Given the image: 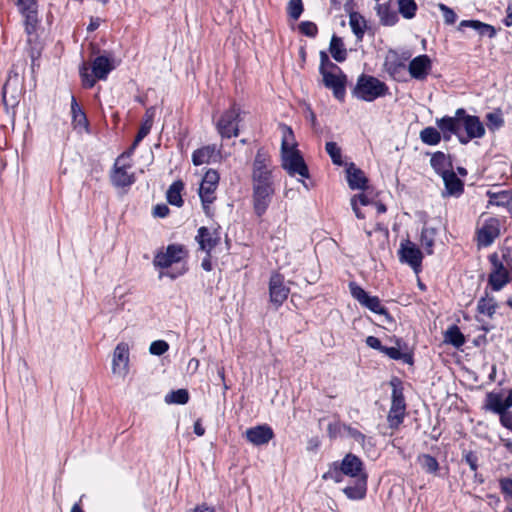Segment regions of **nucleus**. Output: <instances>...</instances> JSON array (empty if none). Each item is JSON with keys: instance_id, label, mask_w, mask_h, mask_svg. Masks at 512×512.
Returning a JSON list of instances; mask_svg holds the SVG:
<instances>
[{"instance_id": "obj_21", "label": "nucleus", "mask_w": 512, "mask_h": 512, "mask_svg": "<svg viewBox=\"0 0 512 512\" xmlns=\"http://www.w3.org/2000/svg\"><path fill=\"white\" fill-rule=\"evenodd\" d=\"M339 464L341 465L340 470L344 472L346 476L358 478L361 474H367L364 472L363 461L355 454H346Z\"/></svg>"}, {"instance_id": "obj_54", "label": "nucleus", "mask_w": 512, "mask_h": 512, "mask_svg": "<svg viewBox=\"0 0 512 512\" xmlns=\"http://www.w3.org/2000/svg\"><path fill=\"white\" fill-rule=\"evenodd\" d=\"M344 425L345 424H342L340 421L330 422L327 426L328 436L331 439H336L341 434V431L344 430Z\"/></svg>"}, {"instance_id": "obj_52", "label": "nucleus", "mask_w": 512, "mask_h": 512, "mask_svg": "<svg viewBox=\"0 0 512 512\" xmlns=\"http://www.w3.org/2000/svg\"><path fill=\"white\" fill-rule=\"evenodd\" d=\"M344 431L347 432V434L353 438L356 442L361 444L362 446L365 445V441L367 439L366 435H364L361 431H359L356 428L351 427L350 425H344L343 426Z\"/></svg>"}, {"instance_id": "obj_5", "label": "nucleus", "mask_w": 512, "mask_h": 512, "mask_svg": "<svg viewBox=\"0 0 512 512\" xmlns=\"http://www.w3.org/2000/svg\"><path fill=\"white\" fill-rule=\"evenodd\" d=\"M389 94V87L383 81L378 78L361 74L355 87L352 90V95L357 99L372 102L380 97H384Z\"/></svg>"}, {"instance_id": "obj_58", "label": "nucleus", "mask_w": 512, "mask_h": 512, "mask_svg": "<svg viewBox=\"0 0 512 512\" xmlns=\"http://www.w3.org/2000/svg\"><path fill=\"white\" fill-rule=\"evenodd\" d=\"M150 132V129H149V124L148 123H142V125L140 126L138 132H137V135L135 136V139H134V146H138L139 143L149 134Z\"/></svg>"}, {"instance_id": "obj_63", "label": "nucleus", "mask_w": 512, "mask_h": 512, "mask_svg": "<svg viewBox=\"0 0 512 512\" xmlns=\"http://www.w3.org/2000/svg\"><path fill=\"white\" fill-rule=\"evenodd\" d=\"M500 487L502 492L512 498V479L511 478H504L500 481Z\"/></svg>"}, {"instance_id": "obj_19", "label": "nucleus", "mask_w": 512, "mask_h": 512, "mask_svg": "<svg viewBox=\"0 0 512 512\" xmlns=\"http://www.w3.org/2000/svg\"><path fill=\"white\" fill-rule=\"evenodd\" d=\"M483 409L499 415L500 422L502 421L504 415H507L509 412L502 393L495 391L486 393Z\"/></svg>"}, {"instance_id": "obj_37", "label": "nucleus", "mask_w": 512, "mask_h": 512, "mask_svg": "<svg viewBox=\"0 0 512 512\" xmlns=\"http://www.w3.org/2000/svg\"><path fill=\"white\" fill-rule=\"evenodd\" d=\"M419 137L424 144L429 146H435L441 141V133L439 132V129L432 126L422 129Z\"/></svg>"}, {"instance_id": "obj_26", "label": "nucleus", "mask_w": 512, "mask_h": 512, "mask_svg": "<svg viewBox=\"0 0 512 512\" xmlns=\"http://www.w3.org/2000/svg\"><path fill=\"white\" fill-rule=\"evenodd\" d=\"M430 165L434 172L439 176H442L453 169L451 156L442 151H437L431 155Z\"/></svg>"}, {"instance_id": "obj_1", "label": "nucleus", "mask_w": 512, "mask_h": 512, "mask_svg": "<svg viewBox=\"0 0 512 512\" xmlns=\"http://www.w3.org/2000/svg\"><path fill=\"white\" fill-rule=\"evenodd\" d=\"M283 137L281 142V166L290 176L300 175L309 178V169L303 156L296 148L294 133L291 127L283 125Z\"/></svg>"}, {"instance_id": "obj_60", "label": "nucleus", "mask_w": 512, "mask_h": 512, "mask_svg": "<svg viewBox=\"0 0 512 512\" xmlns=\"http://www.w3.org/2000/svg\"><path fill=\"white\" fill-rule=\"evenodd\" d=\"M366 345L372 349L378 350L382 353L384 345H382L381 341L375 336H368L365 340Z\"/></svg>"}, {"instance_id": "obj_4", "label": "nucleus", "mask_w": 512, "mask_h": 512, "mask_svg": "<svg viewBox=\"0 0 512 512\" xmlns=\"http://www.w3.org/2000/svg\"><path fill=\"white\" fill-rule=\"evenodd\" d=\"M115 69L114 59L105 55L97 56L91 65V73L86 63L79 67V75L83 87L91 89L97 80H106L112 70Z\"/></svg>"}, {"instance_id": "obj_42", "label": "nucleus", "mask_w": 512, "mask_h": 512, "mask_svg": "<svg viewBox=\"0 0 512 512\" xmlns=\"http://www.w3.org/2000/svg\"><path fill=\"white\" fill-rule=\"evenodd\" d=\"M418 462L421 468L430 474H434L439 470V463L435 457L430 454H421L418 456Z\"/></svg>"}, {"instance_id": "obj_24", "label": "nucleus", "mask_w": 512, "mask_h": 512, "mask_svg": "<svg viewBox=\"0 0 512 512\" xmlns=\"http://www.w3.org/2000/svg\"><path fill=\"white\" fill-rule=\"evenodd\" d=\"M346 174L350 189L365 190L367 188L368 178L360 168L356 167L354 163H350L347 166Z\"/></svg>"}, {"instance_id": "obj_61", "label": "nucleus", "mask_w": 512, "mask_h": 512, "mask_svg": "<svg viewBox=\"0 0 512 512\" xmlns=\"http://www.w3.org/2000/svg\"><path fill=\"white\" fill-rule=\"evenodd\" d=\"M170 210L169 207L166 204H157L153 208V216L164 218L169 214Z\"/></svg>"}, {"instance_id": "obj_41", "label": "nucleus", "mask_w": 512, "mask_h": 512, "mask_svg": "<svg viewBox=\"0 0 512 512\" xmlns=\"http://www.w3.org/2000/svg\"><path fill=\"white\" fill-rule=\"evenodd\" d=\"M436 125L439 130H446L447 132H453L454 135H458L461 131V124H459L451 116H444L440 119H436Z\"/></svg>"}, {"instance_id": "obj_40", "label": "nucleus", "mask_w": 512, "mask_h": 512, "mask_svg": "<svg viewBox=\"0 0 512 512\" xmlns=\"http://www.w3.org/2000/svg\"><path fill=\"white\" fill-rule=\"evenodd\" d=\"M71 116L72 121L75 125L79 127H86L88 125V120L85 112L77 103V100L74 96L71 97Z\"/></svg>"}, {"instance_id": "obj_43", "label": "nucleus", "mask_w": 512, "mask_h": 512, "mask_svg": "<svg viewBox=\"0 0 512 512\" xmlns=\"http://www.w3.org/2000/svg\"><path fill=\"white\" fill-rule=\"evenodd\" d=\"M189 401V393L186 389L173 390L166 394L165 402L168 404L184 405Z\"/></svg>"}, {"instance_id": "obj_56", "label": "nucleus", "mask_w": 512, "mask_h": 512, "mask_svg": "<svg viewBox=\"0 0 512 512\" xmlns=\"http://www.w3.org/2000/svg\"><path fill=\"white\" fill-rule=\"evenodd\" d=\"M464 461L469 465L470 469L474 472L478 469V456L473 451H468L463 454Z\"/></svg>"}, {"instance_id": "obj_9", "label": "nucleus", "mask_w": 512, "mask_h": 512, "mask_svg": "<svg viewBox=\"0 0 512 512\" xmlns=\"http://www.w3.org/2000/svg\"><path fill=\"white\" fill-rule=\"evenodd\" d=\"M489 262L491 264V271L488 276V284L492 290L500 291L511 281V268L503 265L498 259V253L494 252L489 255Z\"/></svg>"}, {"instance_id": "obj_23", "label": "nucleus", "mask_w": 512, "mask_h": 512, "mask_svg": "<svg viewBox=\"0 0 512 512\" xmlns=\"http://www.w3.org/2000/svg\"><path fill=\"white\" fill-rule=\"evenodd\" d=\"M444 182L445 190L443 196H454L459 197L464 192V182L457 176L453 171H448L441 176Z\"/></svg>"}, {"instance_id": "obj_7", "label": "nucleus", "mask_w": 512, "mask_h": 512, "mask_svg": "<svg viewBox=\"0 0 512 512\" xmlns=\"http://www.w3.org/2000/svg\"><path fill=\"white\" fill-rule=\"evenodd\" d=\"M390 385L392 386L391 407L387 420L390 428H398L405 417L406 403L400 380L393 378Z\"/></svg>"}, {"instance_id": "obj_51", "label": "nucleus", "mask_w": 512, "mask_h": 512, "mask_svg": "<svg viewBox=\"0 0 512 512\" xmlns=\"http://www.w3.org/2000/svg\"><path fill=\"white\" fill-rule=\"evenodd\" d=\"M16 6L21 15L37 11V3L35 0H17Z\"/></svg>"}, {"instance_id": "obj_53", "label": "nucleus", "mask_w": 512, "mask_h": 512, "mask_svg": "<svg viewBox=\"0 0 512 512\" xmlns=\"http://www.w3.org/2000/svg\"><path fill=\"white\" fill-rule=\"evenodd\" d=\"M439 9L442 11L443 13V17H444V22L447 24V25H452L456 22L457 20V15L456 13L453 11V9H451L450 7H448L447 5L443 4V3H440L438 5Z\"/></svg>"}, {"instance_id": "obj_16", "label": "nucleus", "mask_w": 512, "mask_h": 512, "mask_svg": "<svg viewBox=\"0 0 512 512\" xmlns=\"http://www.w3.org/2000/svg\"><path fill=\"white\" fill-rule=\"evenodd\" d=\"M431 69L432 62L426 54L413 58L408 65V72L410 76L419 81L425 80Z\"/></svg>"}, {"instance_id": "obj_32", "label": "nucleus", "mask_w": 512, "mask_h": 512, "mask_svg": "<svg viewBox=\"0 0 512 512\" xmlns=\"http://www.w3.org/2000/svg\"><path fill=\"white\" fill-rule=\"evenodd\" d=\"M487 196L489 197L488 206H500L507 207L508 209L511 206L512 202V192L503 190L500 192H492L487 191Z\"/></svg>"}, {"instance_id": "obj_49", "label": "nucleus", "mask_w": 512, "mask_h": 512, "mask_svg": "<svg viewBox=\"0 0 512 512\" xmlns=\"http://www.w3.org/2000/svg\"><path fill=\"white\" fill-rule=\"evenodd\" d=\"M298 28L303 35L310 38H315L318 34V27L312 21H302Z\"/></svg>"}, {"instance_id": "obj_44", "label": "nucleus", "mask_w": 512, "mask_h": 512, "mask_svg": "<svg viewBox=\"0 0 512 512\" xmlns=\"http://www.w3.org/2000/svg\"><path fill=\"white\" fill-rule=\"evenodd\" d=\"M341 465L338 461L332 462L328 470L322 475L323 480H333L335 483L343 481L344 472L340 470Z\"/></svg>"}, {"instance_id": "obj_59", "label": "nucleus", "mask_w": 512, "mask_h": 512, "mask_svg": "<svg viewBox=\"0 0 512 512\" xmlns=\"http://www.w3.org/2000/svg\"><path fill=\"white\" fill-rule=\"evenodd\" d=\"M498 259L502 262L503 265L512 269V250L506 248L501 251V254H498Z\"/></svg>"}, {"instance_id": "obj_20", "label": "nucleus", "mask_w": 512, "mask_h": 512, "mask_svg": "<svg viewBox=\"0 0 512 512\" xmlns=\"http://www.w3.org/2000/svg\"><path fill=\"white\" fill-rule=\"evenodd\" d=\"M384 69L394 80L406 81V65L396 53L386 57Z\"/></svg>"}, {"instance_id": "obj_25", "label": "nucleus", "mask_w": 512, "mask_h": 512, "mask_svg": "<svg viewBox=\"0 0 512 512\" xmlns=\"http://www.w3.org/2000/svg\"><path fill=\"white\" fill-rule=\"evenodd\" d=\"M367 479V474H361L360 477L355 478L353 485H349L343 489V493L351 500H361L365 498L367 493Z\"/></svg>"}, {"instance_id": "obj_64", "label": "nucleus", "mask_w": 512, "mask_h": 512, "mask_svg": "<svg viewBox=\"0 0 512 512\" xmlns=\"http://www.w3.org/2000/svg\"><path fill=\"white\" fill-rule=\"evenodd\" d=\"M479 20H462L458 25V30L463 31L464 28H472L475 31L479 28Z\"/></svg>"}, {"instance_id": "obj_8", "label": "nucleus", "mask_w": 512, "mask_h": 512, "mask_svg": "<svg viewBox=\"0 0 512 512\" xmlns=\"http://www.w3.org/2000/svg\"><path fill=\"white\" fill-rule=\"evenodd\" d=\"M240 108L233 104L224 111L216 123V129L222 138L230 139L239 135Z\"/></svg>"}, {"instance_id": "obj_33", "label": "nucleus", "mask_w": 512, "mask_h": 512, "mask_svg": "<svg viewBox=\"0 0 512 512\" xmlns=\"http://www.w3.org/2000/svg\"><path fill=\"white\" fill-rule=\"evenodd\" d=\"M329 51L333 59L337 62H344L347 58V50L344 46L343 40L335 34L331 37Z\"/></svg>"}, {"instance_id": "obj_11", "label": "nucleus", "mask_w": 512, "mask_h": 512, "mask_svg": "<svg viewBox=\"0 0 512 512\" xmlns=\"http://www.w3.org/2000/svg\"><path fill=\"white\" fill-rule=\"evenodd\" d=\"M290 289L284 284V277L280 273H272L269 280L270 302L276 308L280 307L289 295Z\"/></svg>"}, {"instance_id": "obj_46", "label": "nucleus", "mask_w": 512, "mask_h": 512, "mask_svg": "<svg viewBox=\"0 0 512 512\" xmlns=\"http://www.w3.org/2000/svg\"><path fill=\"white\" fill-rule=\"evenodd\" d=\"M325 150L330 156L333 164L341 166L343 164L341 148L336 142H327L325 144Z\"/></svg>"}, {"instance_id": "obj_28", "label": "nucleus", "mask_w": 512, "mask_h": 512, "mask_svg": "<svg viewBox=\"0 0 512 512\" xmlns=\"http://www.w3.org/2000/svg\"><path fill=\"white\" fill-rule=\"evenodd\" d=\"M390 0L387 3L377 4L376 13L383 26H394L399 21L398 13L390 7Z\"/></svg>"}, {"instance_id": "obj_50", "label": "nucleus", "mask_w": 512, "mask_h": 512, "mask_svg": "<svg viewBox=\"0 0 512 512\" xmlns=\"http://www.w3.org/2000/svg\"><path fill=\"white\" fill-rule=\"evenodd\" d=\"M169 349V344L164 340H156L150 344L149 352L152 355L161 356Z\"/></svg>"}, {"instance_id": "obj_15", "label": "nucleus", "mask_w": 512, "mask_h": 512, "mask_svg": "<svg viewBox=\"0 0 512 512\" xmlns=\"http://www.w3.org/2000/svg\"><path fill=\"white\" fill-rule=\"evenodd\" d=\"M130 164H121L119 160L114 163L113 171L110 175L111 182L115 187L124 188L133 185L136 181L133 173H128L127 169Z\"/></svg>"}, {"instance_id": "obj_48", "label": "nucleus", "mask_w": 512, "mask_h": 512, "mask_svg": "<svg viewBox=\"0 0 512 512\" xmlns=\"http://www.w3.org/2000/svg\"><path fill=\"white\" fill-rule=\"evenodd\" d=\"M303 10L302 0H290L288 2L287 13L293 20L299 19Z\"/></svg>"}, {"instance_id": "obj_14", "label": "nucleus", "mask_w": 512, "mask_h": 512, "mask_svg": "<svg viewBox=\"0 0 512 512\" xmlns=\"http://www.w3.org/2000/svg\"><path fill=\"white\" fill-rule=\"evenodd\" d=\"M129 347L126 343H119L114 349L112 371L114 374L125 377L129 368Z\"/></svg>"}, {"instance_id": "obj_18", "label": "nucleus", "mask_w": 512, "mask_h": 512, "mask_svg": "<svg viewBox=\"0 0 512 512\" xmlns=\"http://www.w3.org/2000/svg\"><path fill=\"white\" fill-rule=\"evenodd\" d=\"M247 440L255 446L268 444L274 437L273 429L267 425H257L248 428L245 432Z\"/></svg>"}, {"instance_id": "obj_2", "label": "nucleus", "mask_w": 512, "mask_h": 512, "mask_svg": "<svg viewBox=\"0 0 512 512\" xmlns=\"http://www.w3.org/2000/svg\"><path fill=\"white\" fill-rule=\"evenodd\" d=\"M188 257V251L182 244H169L165 251H158L153 259V265L155 268L167 269L173 264H180L181 268H176L171 271L161 272L159 277L167 276L174 280L184 275L188 268L186 266V259Z\"/></svg>"}, {"instance_id": "obj_36", "label": "nucleus", "mask_w": 512, "mask_h": 512, "mask_svg": "<svg viewBox=\"0 0 512 512\" xmlns=\"http://www.w3.org/2000/svg\"><path fill=\"white\" fill-rule=\"evenodd\" d=\"M437 230L433 227H423L421 231L420 236V242L422 247L424 248L425 252L428 255L433 254V247L435 243V236H436Z\"/></svg>"}, {"instance_id": "obj_30", "label": "nucleus", "mask_w": 512, "mask_h": 512, "mask_svg": "<svg viewBox=\"0 0 512 512\" xmlns=\"http://www.w3.org/2000/svg\"><path fill=\"white\" fill-rule=\"evenodd\" d=\"M184 189V183L181 180L174 181L166 192L167 202L173 206L181 207L184 203L182 199V191Z\"/></svg>"}, {"instance_id": "obj_47", "label": "nucleus", "mask_w": 512, "mask_h": 512, "mask_svg": "<svg viewBox=\"0 0 512 512\" xmlns=\"http://www.w3.org/2000/svg\"><path fill=\"white\" fill-rule=\"evenodd\" d=\"M487 127L491 131L498 130L504 125V119L500 111L490 112L486 115Z\"/></svg>"}, {"instance_id": "obj_57", "label": "nucleus", "mask_w": 512, "mask_h": 512, "mask_svg": "<svg viewBox=\"0 0 512 512\" xmlns=\"http://www.w3.org/2000/svg\"><path fill=\"white\" fill-rule=\"evenodd\" d=\"M219 174L216 170L209 169L204 177L201 183L217 186L219 183Z\"/></svg>"}, {"instance_id": "obj_35", "label": "nucleus", "mask_w": 512, "mask_h": 512, "mask_svg": "<svg viewBox=\"0 0 512 512\" xmlns=\"http://www.w3.org/2000/svg\"><path fill=\"white\" fill-rule=\"evenodd\" d=\"M444 341L455 348H460L465 344V337L457 325H451L444 333Z\"/></svg>"}, {"instance_id": "obj_6", "label": "nucleus", "mask_w": 512, "mask_h": 512, "mask_svg": "<svg viewBox=\"0 0 512 512\" xmlns=\"http://www.w3.org/2000/svg\"><path fill=\"white\" fill-rule=\"evenodd\" d=\"M349 291L351 296L359 302V304L375 314H379L384 317L387 323H393L394 318L388 312L377 296L369 295L360 285L356 282L349 283Z\"/></svg>"}, {"instance_id": "obj_27", "label": "nucleus", "mask_w": 512, "mask_h": 512, "mask_svg": "<svg viewBox=\"0 0 512 512\" xmlns=\"http://www.w3.org/2000/svg\"><path fill=\"white\" fill-rule=\"evenodd\" d=\"M461 128H464L469 138H482L485 135V127L480 118L475 115L467 116Z\"/></svg>"}, {"instance_id": "obj_10", "label": "nucleus", "mask_w": 512, "mask_h": 512, "mask_svg": "<svg viewBox=\"0 0 512 512\" xmlns=\"http://www.w3.org/2000/svg\"><path fill=\"white\" fill-rule=\"evenodd\" d=\"M398 255L401 263L408 264L415 272L419 271L423 260V253L415 243L409 239L402 241Z\"/></svg>"}, {"instance_id": "obj_29", "label": "nucleus", "mask_w": 512, "mask_h": 512, "mask_svg": "<svg viewBox=\"0 0 512 512\" xmlns=\"http://www.w3.org/2000/svg\"><path fill=\"white\" fill-rule=\"evenodd\" d=\"M217 148L215 145H206L199 149H196L192 153V163L195 166H200L202 164H208L216 158L217 156Z\"/></svg>"}, {"instance_id": "obj_13", "label": "nucleus", "mask_w": 512, "mask_h": 512, "mask_svg": "<svg viewBox=\"0 0 512 512\" xmlns=\"http://www.w3.org/2000/svg\"><path fill=\"white\" fill-rule=\"evenodd\" d=\"M275 188H252V202L254 213L262 217L272 202Z\"/></svg>"}, {"instance_id": "obj_22", "label": "nucleus", "mask_w": 512, "mask_h": 512, "mask_svg": "<svg viewBox=\"0 0 512 512\" xmlns=\"http://www.w3.org/2000/svg\"><path fill=\"white\" fill-rule=\"evenodd\" d=\"M345 11L349 14V25L353 34L355 35L358 42H361L364 38L365 32L368 29L366 19L356 11H353L349 3H346Z\"/></svg>"}, {"instance_id": "obj_55", "label": "nucleus", "mask_w": 512, "mask_h": 512, "mask_svg": "<svg viewBox=\"0 0 512 512\" xmlns=\"http://www.w3.org/2000/svg\"><path fill=\"white\" fill-rule=\"evenodd\" d=\"M476 31L480 36H487L488 38H494L496 36L495 27L481 21Z\"/></svg>"}, {"instance_id": "obj_62", "label": "nucleus", "mask_w": 512, "mask_h": 512, "mask_svg": "<svg viewBox=\"0 0 512 512\" xmlns=\"http://www.w3.org/2000/svg\"><path fill=\"white\" fill-rule=\"evenodd\" d=\"M267 171H272L269 167V162H262L260 160H254L252 173H260V172H267Z\"/></svg>"}, {"instance_id": "obj_17", "label": "nucleus", "mask_w": 512, "mask_h": 512, "mask_svg": "<svg viewBox=\"0 0 512 512\" xmlns=\"http://www.w3.org/2000/svg\"><path fill=\"white\" fill-rule=\"evenodd\" d=\"M196 242L199 244V249L204 252H212V250L220 243L221 236L217 229L210 230L202 226L197 230L195 237Z\"/></svg>"}, {"instance_id": "obj_38", "label": "nucleus", "mask_w": 512, "mask_h": 512, "mask_svg": "<svg viewBox=\"0 0 512 512\" xmlns=\"http://www.w3.org/2000/svg\"><path fill=\"white\" fill-rule=\"evenodd\" d=\"M252 188H274L272 171L252 173Z\"/></svg>"}, {"instance_id": "obj_31", "label": "nucleus", "mask_w": 512, "mask_h": 512, "mask_svg": "<svg viewBox=\"0 0 512 512\" xmlns=\"http://www.w3.org/2000/svg\"><path fill=\"white\" fill-rule=\"evenodd\" d=\"M217 186L201 183L199 188V196L206 215H210V205L214 202V196Z\"/></svg>"}, {"instance_id": "obj_39", "label": "nucleus", "mask_w": 512, "mask_h": 512, "mask_svg": "<svg viewBox=\"0 0 512 512\" xmlns=\"http://www.w3.org/2000/svg\"><path fill=\"white\" fill-rule=\"evenodd\" d=\"M24 17V26H25V32L28 35V43H31L33 40V37L36 35V30L38 26V13L37 11L33 13H26L22 14Z\"/></svg>"}, {"instance_id": "obj_34", "label": "nucleus", "mask_w": 512, "mask_h": 512, "mask_svg": "<svg viewBox=\"0 0 512 512\" xmlns=\"http://www.w3.org/2000/svg\"><path fill=\"white\" fill-rule=\"evenodd\" d=\"M498 305L497 301L493 296H489L488 293H485V296L481 297L477 304V311L480 314L487 315L492 318L496 312Z\"/></svg>"}, {"instance_id": "obj_45", "label": "nucleus", "mask_w": 512, "mask_h": 512, "mask_svg": "<svg viewBox=\"0 0 512 512\" xmlns=\"http://www.w3.org/2000/svg\"><path fill=\"white\" fill-rule=\"evenodd\" d=\"M382 353L387 355L390 359L393 360H403V362L407 364H412L413 359L410 354L402 353L398 348L396 347H387L384 346Z\"/></svg>"}, {"instance_id": "obj_3", "label": "nucleus", "mask_w": 512, "mask_h": 512, "mask_svg": "<svg viewBox=\"0 0 512 512\" xmlns=\"http://www.w3.org/2000/svg\"><path fill=\"white\" fill-rule=\"evenodd\" d=\"M319 72L325 87L333 91L336 99L343 101L346 95L347 77L339 66L330 61L325 51L320 52Z\"/></svg>"}, {"instance_id": "obj_12", "label": "nucleus", "mask_w": 512, "mask_h": 512, "mask_svg": "<svg viewBox=\"0 0 512 512\" xmlns=\"http://www.w3.org/2000/svg\"><path fill=\"white\" fill-rule=\"evenodd\" d=\"M500 235V221L498 218L490 217L486 219L480 229L477 231L478 245L482 247L490 246Z\"/></svg>"}]
</instances>
